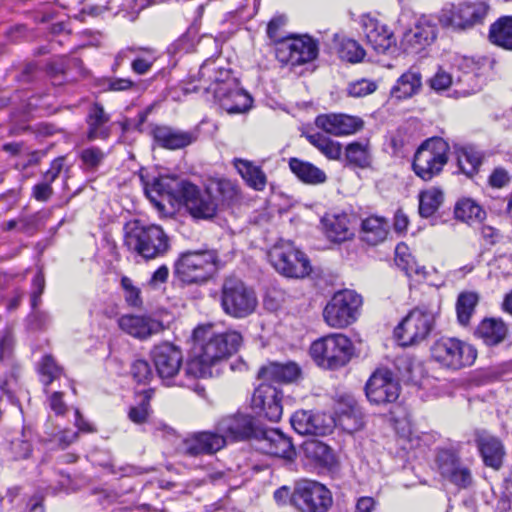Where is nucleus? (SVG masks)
<instances>
[{
    "label": "nucleus",
    "mask_w": 512,
    "mask_h": 512,
    "mask_svg": "<svg viewBox=\"0 0 512 512\" xmlns=\"http://www.w3.org/2000/svg\"><path fill=\"white\" fill-rule=\"evenodd\" d=\"M376 89L377 85L374 81L360 79L350 83L347 91L352 97H364L373 93Z\"/></svg>",
    "instance_id": "4d7b16f0"
},
{
    "label": "nucleus",
    "mask_w": 512,
    "mask_h": 512,
    "mask_svg": "<svg viewBox=\"0 0 512 512\" xmlns=\"http://www.w3.org/2000/svg\"><path fill=\"white\" fill-rule=\"evenodd\" d=\"M194 91L212 93L215 101L229 114L248 111L252 105L251 96L243 90L229 69L216 65L213 60H206L198 71V85Z\"/></svg>",
    "instance_id": "7ed1b4c3"
},
{
    "label": "nucleus",
    "mask_w": 512,
    "mask_h": 512,
    "mask_svg": "<svg viewBox=\"0 0 512 512\" xmlns=\"http://www.w3.org/2000/svg\"><path fill=\"white\" fill-rule=\"evenodd\" d=\"M64 166V158L59 157L52 161L50 168L43 175L44 182H47L50 186L57 179Z\"/></svg>",
    "instance_id": "052dcab7"
},
{
    "label": "nucleus",
    "mask_w": 512,
    "mask_h": 512,
    "mask_svg": "<svg viewBox=\"0 0 512 512\" xmlns=\"http://www.w3.org/2000/svg\"><path fill=\"white\" fill-rule=\"evenodd\" d=\"M345 160L348 165L367 168L371 163V153L368 141L352 142L345 148Z\"/></svg>",
    "instance_id": "79ce46f5"
},
{
    "label": "nucleus",
    "mask_w": 512,
    "mask_h": 512,
    "mask_svg": "<svg viewBox=\"0 0 512 512\" xmlns=\"http://www.w3.org/2000/svg\"><path fill=\"white\" fill-rule=\"evenodd\" d=\"M441 476L460 489H467L473 483L470 469L465 466L459 456L452 450H440L436 458Z\"/></svg>",
    "instance_id": "aec40b11"
},
{
    "label": "nucleus",
    "mask_w": 512,
    "mask_h": 512,
    "mask_svg": "<svg viewBox=\"0 0 512 512\" xmlns=\"http://www.w3.org/2000/svg\"><path fill=\"white\" fill-rule=\"evenodd\" d=\"M322 224L326 236L333 242H344L354 235L350 228V217L345 213L325 215Z\"/></svg>",
    "instance_id": "2f4dec72"
},
{
    "label": "nucleus",
    "mask_w": 512,
    "mask_h": 512,
    "mask_svg": "<svg viewBox=\"0 0 512 512\" xmlns=\"http://www.w3.org/2000/svg\"><path fill=\"white\" fill-rule=\"evenodd\" d=\"M156 373L166 386H185L182 379H178L182 368L183 355L181 350L170 343L157 345L151 351Z\"/></svg>",
    "instance_id": "2eb2a0df"
},
{
    "label": "nucleus",
    "mask_w": 512,
    "mask_h": 512,
    "mask_svg": "<svg viewBox=\"0 0 512 512\" xmlns=\"http://www.w3.org/2000/svg\"><path fill=\"white\" fill-rule=\"evenodd\" d=\"M110 115L99 103H94L87 115V138L89 140L107 139L111 133Z\"/></svg>",
    "instance_id": "7c9ffc66"
},
{
    "label": "nucleus",
    "mask_w": 512,
    "mask_h": 512,
    "mask_svg": "<svg viewBox=\"0 0 512 512\" xmlns=\"http://www.w3.org/2000/svg\"><path fill=\"white\" fill-rule=\"evenodd\" d=\"M477 334L487 345L493 346L504 340L507 328L502 320L485 319L478 326Z\"/></svg>",
    "instance_id": "58836bf2"
},
{
    "label": "nucleus",
    "mask_w": 512,
    "mask_h": 512,
    "mask_svg": "<svg viewBox=\"0 0 512 512\" xmlns=\"http://www.w3.org/2000/svg\"><path fill=\"white\" fill-rule=\"evenodd\" d=\"M308 141L330 160H339L342 154L341 144L320 133L307 136Z\"/></svg>",
    "instance_id": "49530a36"
},
{
    "label": "nucleus",
    "mask_w": 512,
    "mask_h": 512,
    "mask_svg": "<svg viewBox=\"0 0 512 512\" xmlns=\"http://www.w3.org/2000/svg\"><path fill=\"white\" fill-rule=\"evenodd\" d=\"M223 311L234 318H244L254 312L257 298L253 290L240 279L230 277L224 280L221 291Z\"/></svg>",
    "instance_id": "9d476101"
},
{
    "label": "nucleus",
    "mask_w": 512,
    "mask_h": 512,
    "mask_svg": "<svg viewBox=\"0 0 512 512\" xmlns=\"http://www.w3.org/2000/svg\"><path fill=\"white\" fill-rule=\"evenodd\" d=\"M318 44L309 36L289 37L280 41L276 57L283 64L302 65L316 59Z\"/></svg>",
    "instance_id": "f3484780"
},
{
    "label": "nucleus",
    "mask_w": 512,
    "mask_h": 512,
    "mask_svg": "<svg viewBox=\"0 0 512 512\" xmlns=\"http://www.w3.org/2000/svg\"><path fill=\"white\" fill-rule=\"evenodd\" d=\"M219 269L215 250L186 251L175 262V274L184 283L202 284L211 279Z\"/></svg>",
    "instance_id": "39448f33"
},
{
    "label": "nucleus",
    "mask_w": 512,
    "mask_h": 512,
    "mask_svg": "<svg viewBox=\"0 0 512 512\" xmlns=\"http://www.w3.org/2000/svg\"><path fill=\"white\" fill-rule=\"evenodd\" d=\"M168 276H169L168 267L166 265H162L156 271H154V273L152 274V276L148 282V285L151 288L155 289V288L159 287L161 284L165 283L168 279Z\"/></svg>",
    "instance_id": "338daca9"
},
{
    "label": "nucleus",
    "mask_w": 512,
    "mask_h": 512,
    "mask_svg": "<svg viewBox=\"0 0 512 512\" xmlns=\"http://www.w3.org/2000/svg\"><path fill=\"white\" fill-rule=\"evenodd\" d=\"M510 181L508 172L503 168H496L489 177V183L492 187L502 188Z\"/></svg>",
    "instance_id": "0e129e2a"
},
{
    "label": "nucleus",
    "mask_w": 512,
    "mask_h": 512,
    "mask_svg": "<svg viewBox=\"0 0 512 512\" xmlns=\"http://www.w3.org/2000/svg\"><path fill=\"white\" fill-rule=\"evenodd\" d=\"M449 145L442 138L424 141L415 152L412 167L415 174L424 181L438 175L448 161Z\"/></svg>",
    "instance_id": "0eeeda50"
},
{
    "label": "nucleus",
    "mask_w": 512,
    "mask_h": 512,
    "mask_svg": "<svg viewBox=\"0 0 512 512\" xmlns=\"http://www.w3.org/2000/svg\"><path fill=\"white\" fill-rule=\"evenodd\" d=\"M291 171L304 183L317 185L326 181L327 177L324 171L310 162L302 161L298 158H291L289 161Z\"/></svg>",
    "instance_id": "c9c22d12"
},
{
    "label": "nucleus",
    "mask_w": 512,
    "mask_h": 512,
    "mask_svg": "<svg viewBox=\"0 0 512 512\" xmlns=\"http://www.w3.org/2000/svg\"><path fill=\"white\" fill-rule=\"evenodd\" d=\"M339 56L345 61L357 63L363 60L365 50L355 40L346 39L341 42Z\"/></svg>",
    "instance_id": "3c124183"
},
{
    "label": "nucleus",
    "mask_w": 512,
    "mask_h": 512,
    "mask_svg": "<svg viewBox=\"0 0 512 512\" xmlns=\"http://www.w3.org/2000/svg\"><path fill=\"white\" fill-rule=\"evenodd\" d=\"M131 375L138 383L146 384L153 378V371L146 360L137 359L131 365Z\"/></svg>",
    "instance_id": "5fc2aeb1"
},
{
    "label": "nucleus",
    "mask_w": 512,
    "mask_h": 512,
    "mask_svg": "<svg viewBox=\"0 0 512 512\" xmlns=\"http://www.w3.org/2000/svg\"><path fill=\"white\" fill-rule=\"evenodd\" d=\"M127 53L136 55L131 63L133 72L143 75L150 71L155 61V56L151 48H128L123 50L116 57V65H120V61L127 56Z\"/></svg>",
    "instance_id": "4c0bfd02"
},
{
    "label": "nucleus",
    "mask_w": 512,
    "mask_h": 512,
    "mask_svg": "<svg viewBox=\"0 0 512 512\" xmlns=\"http://www.w3.org/2000/svg\"><path fill=\"white\" fill-rule=\"evenodd\" d=\"M422 85L419 71L411 68L403 73L391 89V95L397 99H405L416 94Z\"/></svg>",
    "instance_id": "f704fd0d"
},
{
    "label": "nucleus",
    "mask_w": 512,
    "mask_h": 512,
    "mask_svg": "<svg viewBox=\"0 0 512 512\" xmlns=\"http://www.w3.org/2000/svg\"><path fill=\"white\" fill-rule=\"evenodd\" d=\"M367 43L377 52L385 53L396 45L394 34L389 28L371 16H363L361 20Z\"/></svg>",
    "instance_id": "393cba45"
},
{
    "label": "nucleus",
    "mask_w": 512,
    "mask_h": 512,
    "mask_svg": "<svg viewBox=\"0 0 512 512\" xmlns=\"http://www.w3.org/2000/svg\"><path fill=\"white\" fill-rule=\"evenodd\" d=\"M38 371L41 381L47 386L61 375L62 368L51 355H45L39 363Z\"/></svg>",
    "instance_id": "8fccbe9b"
},
{
    "label": "nucleus",
    "mask_w": 512,
    "mask_h": 512,
    "mask_svg": "<svg viewBox=\"0 0 512 512\" xmlns=\"http://www.w3.org/2000/svg\"><path fill=\"white\" fill-rule=\"evenodd\" d=\"M353 352L351 340L343 334H331L314 341L310 355L321 367L336 369L346 365Z\"/></svg>",
    "instance_id": "423d86ee"
},
{
    "label": "nucleus",
    "mask_w": 512,
    "mask_h": 512,
    "mask_svg": "<svg viewBox=\"0 0 512 512\" xmlns=\"http://www.w3.org/2000/svg\"><path fill=\"white\" fill-rule=\"evenodd\" d=\"M400 384L387 368L376 369L365 385V394L373 405H387L395 402L400 395Z\"/></svg>",
    "instance_id": "dca6fc26"
},
{
    "label": "nucleus",
    "mask_w": 512,
    "mask_h": 512,
    "mask_svg": "<svg viewBox=\"0 0 512 512\" xmlns=\"http://www.w3.org/2000/svg\"><path fill=\"white\" fill-rule=\"evenodd\" d=\"M193 337V354L184 368L190 378L212 377L216 367L236 353L243 341L239 332H219L212 325L197 327Z\"/></svg>",
    "instance_id": "f257e3e1"
},
{
    "label": "nucleus",
    "mask_w": 512,
    "mask_h": 512,
    "mask_svg": "<svg viewBox=\"0 0 512 512\" xmlns=\"http://www.w3.org/2000/svg\"><path fill=\"white\" fill-rule=\"evenodd\" d=\"M124 243L131 253L144 260L163 257L171 248L169 236L160 225L140 220L125 225Z\"/></svg>",
    "instance_id": "20e7f679"
},
{
    "label": "nucleus",
    "mask_w": 512,
    "mask_h": 512,
    "mask_svg": "<svg viewBox=\"0 0 512 512\" xmlns=\"http://www.w3.org/2000/svg\"><path fill=\"white\" fill-rule=\"evenodd\" d=\"M118 322L121 330L141 340L158 333L163 328L159 321L144 316L123 315Z\"/></svg>",
    "instance_id": "bb28decb"
},
{
    "label": "nucleus",
    "mask_w": 512,
    "mask_h": 512,
    "mask_svg": "<svg viewBox=\"0 0 512 512\" xmlns=\"http://www.w3.org/2000/svg\"><path fill=\"white\" fill-rule=\"evenodd\" d=\"M256 448L268 455L292 460L295 448L291 439L278 429H266L256 437Z\"/></svg>",
    "instance_id": "5701e85b"
},
{
    "label": "nucleus",
    "mask_w": 512,
    "mask_h": 512,
    "mask_svg": "<svg viewBox=\"0 0 512 512\" xmlns=\"http://www.w3.org/2000/svg\"><path fill=\"white\" fill-rule=\"evenodd\" d=\"M444 201L443 191L437 187H430L419 194V213L422 217L432 216Z\"/></svg>",
    "instance_id": "c03bdc74"
},
{
    "label": "nucleus",
    "mask_w": 512,
    "mask_h": 512,
    "mask_svg": "<svg viewBox=\"0 0 512 512\" xmlns=\"http://www.w3.org/2000/svg\"><path fill=\"white\" fill-rule=\"evenodd\" d=\"M225 447L222 435L217 431H200L189 434L179 446V451L187 456L213 455Z\"/></svg>",
    "instance_id": "412c9836"
},
{
    "label": "nucleus",
    "mask_w": 512,
    "mask_h": 512,
    "mask_svg": "<svg viewBox=\"0 0 512 512\" xmlns=\"http://www.w3.org/2000/svg\"><path fill=\"white\" fill-rule=\"evenodd\" d=\"M457 164L466 175H473L481 164V156L472 147H459L455 150Z\"/></svg>",
    "instance_id": "a18cd8bd"
},
{
    "label": "nucleus",
    "mask_w": 512,
    "mask_h": 512,
    "mask_svg": "<svg viewBox=\"0 0 512 512\" xmlns=\"http://www.w3.org/2000/svg\"><path fill=\"white\" fill-rule=\"evenodd\" d=\"M293 505L302 512H327L332 506V494L323 484L312 480L296 483L291 496Z\"/></svg>",
    "instance_id": "f8f14e48"
},
{
    "label": "nucleus",
    "mask_w": 512,
    "mask_h": 512,
    "mask_svg": "<svg viewBox=\"0 0 512 512\" xmlns=\"http://www.w3.org/2000/svg\"><path fill=\"white\" fill-rule=\"evenodd\" d=\"M491 42L507 50H512V16H505L490 27Z\"/></svg>",
    "instance_id": "ea45409f"
},
{
    "label": "nucleus",
    "mask_w": 512,
    "mask_h": 512,
    "mask_svg": "<svg viewBox=\"0 0 512 512\" xmlns=\"http://www.w3.org/2000/svg\"><path fill=\"white\" fill-rule=\"evenodd\" d=\"M142 395L143 399L141 400L140 404L131 407L128 412L129 419L136 424H142L147 420L150 410L149 402L152 398L153 390H144Z\"/></svg>",
    "instance_id": "603ef678"
},
{
    "label": "nucleus",
    "mask_w": 512,
    "mask_h": 512,
    "mask_svg": "<svg viewBox=\"0 0 512 512\" xmlns=\"http://www.w3.org/2000/svg\"><path fill=\"white\" fill-rule=\"evenodd\" d=\"M437 36V26L428 16L415 19L413 26L403 32L401 45L405 52L418 54L431 45Z\"/></svg>",
    "instance_id": "6ab92c4d"
},
{
    "label": "nucleus",
    "mask_w": 512,
    "mask_h": 512,
    "mask_svg": "<svg viewBox=\"0 0 512 512\" xmlns=\"http://www.w3.org/2000/svg\"><path fill=\"white\" fill-rule=\"evenodd\" d=\"M218 435H222L225 441H244L255 433L253 419L245 413L228 414L221 417L216 423Z\"/></svg>",
    "instance_id": "4be33fe9"
},
{
    "label": "nucleus",
    "mask_w": 512,
    "mask_h": 512,
    "mask_svg": "<svg viewBox=\"0 0 512 512\" xmlns=\"http://www.w3.org/2000/svg\"><path fill=\"white\" fill-rule=\"evenodd\" d=\"M395 253L396 265L402 269L407 276H418L421 278H426L428 274L426 267L417 263L414 257L407 253V247L405 245H397Z\"/></svg>",
    "instance_id": "37998d69"
},
{
    "label": "nucleus",
    "mask_w": 512,
    "mask_h": 512,
    "mask_svg": "<svg viewBox=\"0 0 512 512\" xmlns=\"http://www.w3.org/2000/svg\"><path fill=\"white\" fill-rule=\"evenodd\" d=\"M272 266L289 278H304L311 272L310 261L291 241L281 240L268 253Z\"/></svg>",
    "instance_id": "6e6552de"
},
{
    "label": "nucleus",
    "mask_w": 512,
    "mask_h": 512,
    "mask_svg": "<svg viewBox=\"0 0 512 512\" xmlns=\"http://www.w3.org/2000/svg\"><path fill=\"white\" fill-rule=\"evenodd\" d=\"M293 429L300 435H325L331 430V419L324 414L307 410L296 411L291 419Z\"/></svg>",
    "instance_id": "a878e982"
},
{
    "label": "nucleus",
    "mask_w": 512,
    "mask_h": 512,
    "mask_svg": "<svg viewBox=\"0 0 512 512\" xmlns=\"http://www.w3.org/2000/svg\"><path fill=\"white\" fill-rule=\"evenodd\" d=\"M434 312L427 308L413 309L395 329V336L402 346L416 345L430 334Z\"/></svg>",
    "instance_id": "ddd939ff"
},
{
    "label": "nucleus",
    "mask_w": 512,
    "mask_h": 512,
    "mask_svg": "<svg viewBox=\"0 0 512 512\" xmlns=\"http://www.w3.org/2000/svg\"><path fill=\"white\" fill-rule=\"evenodd\" d=\"M13 336L9 330H7L0 340V360L8 358L13 349Z\"/></svg>",
    "instance_id": "774afa93"
},
{
    "label": "nucleus",
    "mask_w": 512,
    "mask_h": 512,
    "mask_svg": "<svg viewBox=\"0 0 512 512\" xmlns=\"http://www.w3.org/2000/svg\"><path fill=\"white\" fill-rule=\"evenodd\" d=\"M300 373L299 366L294 362H273L260 369L259 377L268 383H289L298 379Z\"/></svg>",
    "instance_id": "c756f323"
},
{
    "label": "nucleus",
    "mask_w": 512,
    "mask_h": 512,
    "mask_svg": "<svg viewBox=\"0 0 512 512\" xmlns=\"http://www.w3.org/2000/svg\"><path fill=\"white\" fill-rule=\"evenodd\" d=\"M232 163L250 188L256 191H263L265 189L267 176L260 166L256 165L252 161L242 158H235Z\"/></svg>",
    "instance_id": "473e14b6"
},
{
    "label": "nucleus",
    "mask_w": 512,
    "mask_h": 512,
    "mask_svg": "<svg viewBox=\"0 0 512 512\" xmlns=\"http://www.w3.org/2000/svg\"><path fill=\"white\" fill-rule=\"evenodd\" d=\"M431 355L441 365L460 369L472 365L477 357L476 350L468 343L455 338H441L431 347Z\"/></svg>",
    "instance_id": "9b49d317"
},
{
    "label": "nucleus",
    "mask_w": 512,
    "mask_h": 512,
    "mask_svg": "<svg viewBox=\"0 0 512 512\" xmlns=\"http://www.w3.org/2000/svg\"><path fill=\"white\" fill-rule=\"evenodd\" d=\"M455 217L469 225L480 224L486 218L485 210L473 199L462 198L454 208Z\"/></svg>",
    "instance_id": "e433bc0d"
},
{
    "label": "nucleus",
    "mask_w": 512,
    "mask_h": 512,
    "mask_svg": "<svg viewBox=\"0 0 512 512\" xmlns=\"http://www.w3.org/2000/svg\"><path fill=\"white\" fill-rule=\"evenodd\" d=\"M286 17L283 15H278L273 17L268 25H267V35L268 37L277 43V45L280 43V41L287 39L284 37L283 34V27L286 25Z\"/></svg>",
    "instance_id": "13d9d810"
},
{
    "label": "nucleus",
    "mask_w": 512,
    "mask_h": 512,
    "mask_svg": "<svg viewBox=\"0 0 512 512\" xmlns=\"http://www.w3.org/2000/svg\"><path fill=\"white\" fill-rule=\"evenodd\" d=\"M251 407L255 413L269 421L280 420L283 413L281 390L277 386L263 381L254 390Z\"/></svg>",
    "instance_id": "a211bd4d"
},
{
    "label": "nucleus",
    "mask_w": 512,
    "mask_h": 512,
    "mask_svg": "<svg viewBox=\"0 0 512 512\" xmlns=\"http://www.w3.org/2000/svg\"><path fill=\"white\" fill-rule=\"evenodd\" d=\"M155 141L163 148L176 150L184 148L196 141L194 132L182 131L168 126H159L153 130Z\"/></svg>",
    "instance_id": "cd10ccee"
},
{
    "label": "nucleus",
    "mask_w": 512,
    "mask_h": 512,
    "mask_svg": "<svg viewBox=\"0 0 512 512\" xmlns=\"http://www.w3.org/2000/svg\"><path fill=\"white\" fill-rule=\"evenodd\" d=\"M10 449L15 459H25L31 453L30 433L23 431L21 437L11 441Z\"/></svg>",
    "instance_id": "864d4df0"
},
{
    "label": "nucleus",
    "mask_w": 512,
    "mask_h": 512,
    "mask_svg": "<svg viewBox=\"0 0 512 512\" xmlns=\"http://www.w3.org/2000/svg\"><path fill=\"white\" fill-rule=\"evenodd\" d=\"M453 83L454 82L452 76L443 70H439L430 80L431 88H433L436 91L445 90L448 87H450Z\"/></svg>",
    "instance_id": "bf43d9fd"
},
{
    "label": "nucleus",
    "mask_w": 512,
    "mask_h": 512,
    "mask_svg": "<svg viewBox=\"0 0 512 512\" xmlns=\"http://www.w3.org/2000/svg\"><path fill=\"white\" fill-rule=\"evenodd\" d=\"M489 12L486 2L446 4L440 14V22L454 29H467L482 24Z\"/></svg>",
    "instance_id": "4468645a"
},
{
    "label": "nucleus",
    "mask_w": 512,
    "mask_h": 512,
    "mask_svg": "<svg viewBox=\"0 0 512 512\" xmlns=\"http://www.w3.org/2000/svg\"><path fill=\"white\" fill-rule=\"evenodd\" d=\"M23 506V499L19 495L18 489H10L0 498V510L2 512L18 511Z\"/></svg>",
    "instance_id": "6e6d98bb"
},
{
    "label": "nucleus",
    "mask_w": 512,
    "mask_h": 512,
    "mask_svg": "<svg viewBox=\"0 0 512 512\" xmlns=\"http://www.w3.org/2000/svg\"><path fill=\"white\" fill-rule=\"evenodd\" d=\"M145 194L150 202L164 211L166 204L173 206L183 200L190 214L195 218L208 219L216 214L217 202L209 188L201 191L197 186L176 177L160 176L146 183Z\"/></svg>",
    "instance_id": "f03ea898"
},
{
    "label": "nucleus",
    "mask_w": 512,
    "mask_h": 512,
    "mask_svg": "<svg viewBox=\"0 0 512 512\" xmlns=\"http://www.w3.org/2000/svg\"><path fill=\"white\" fill-rule=\"evenodd\" d=\"M53 190L52 187L44 181L36 184L33 187L32 195L33 197L41 202L47 201L52 196Z\"/></svg>",
    "instance_id": "69168bd1"
},
{
    "label": "nucleus",
    "mask_w": 512,
    "mask_h": 512,
    "mask_svg": "<svg viewBox=\"0 0 512 512\" xmlns=\"http://www.w3.org/2000/svg\"><path fill=\"white\" fill-rule=\"evenodd\" d=\"M361 305L362 298L356 292L348 289L338 291L324 308V320L331 328H346L357 320Z\"/></svg>",
    "instance_id": "1a4fd4ad"
},
{
    "label": "nucleus",
    "mask_w": 512,
    "mask_h": 512,
    "mask_svg": "<svg viewBox=\"0 0 512 512\" xmlns=\"http://www.w3.org/2000/svg\"><path fill=\"white\" fill-rule=\"evenodd\" d=\"M476 443L485 465L498 469L502 465L505 455L501 441L486 432H478Z\"/></svg>",
    "instance_id": "c85d7f7f"
},
{
    "label": "nucleus",
    "mask_w": 512,
    "mask_h": 512,
    "mask_svg": "<svg viewBox=\"0 0 512 512\" xmlns=\"http://www.w3.org/2000/svg\"><path fill=\"white\" fill-rule=\"evenodd\" d=\"M106 157V153L98 147L84 148L79 153L81 167L85 171H96Z\"/></svg>",
    "instance_id": "09e8293b"
},
{
    "label": "nucleus",
    "mask_w": 512,
    "mask_h": 512,
    "mask_svg": "<svg viewBox=\"0 0 512 512\" xmlns=\"http://www.w3.org/2000/svg\"><path fill=\"white\" fill-rule=\"evenodd\" d=\"M134 87V82L128 78H110L107 80L108 91H127Z\"/></svg>",
    "instance_id": "e2e57ef3"
},
{
    "label": "nucleus",
    "mask_w": 512,
    "mask_h": 512,
    "mask_svg": "<svg viewBox=\"0 0 512 512\" xmlns=\"http://www.w3.org/2000/svg\"><path fill=\"white\" fill-rule=\"evenodd\" d=\"M389 228V222L384 217L369 216L362 220L361 238L369 245H378L386 240Z\"/></svg>",
    "instance_id": "72a5a7b5"
},
{
    "label": "nucleus",
    "mask_w": 512,
    "mask_h": 512,
    "mask_svg": "<svg viewBox=\"0 0 512 512\" xmlns=\"http://www.w3.org/2000/svg\"><path fill=\"white\" fill-rule=\"evenodd\" d=\"M478 303V295L474 292H464L458 297L456 310L459 322L462 325L469 323L470 317Z\"/></svg>",
    "instance_id": "de8ad7c7"
},
{
    "label": "nucleus",
    "mask_w": 512,
    "mask_h": 512,
    "mask_svg": "<svg viewBox=\"0 0 512 512\" xmlns=\"http://www.w3.org/2000/svg\"><path fill=\"white\" fill-rule=\"evenodd\" d=\"M305 456L321 466H329L334 461V455L330 447L323 442L311 439L303 443Z\"/></svg>",
    "instance_id": "a19ab883"
},
{
    "label": "nucleus",
    "mask_w": 512,
    "mask_h": 512,
    "mask_svg": "<svg viewBox=\"0 0 512 512\" xmlns=\"http://www.w3.org/2000/svg\"><path fill=\"white\" fill-rule=\"evenodd\" d=\"M363 120L348 114H322L316 117L315 125L328 134L345 136L358 132L363 127Z\"/></svg>",
    "instance_id": "b1692460"
},
{
    "label": "nucleus",
    "mask_w": 512,
    "mask_h": 512,
    "mask_svg": "<svg viewBox=\"0 0 512 512\" xmlns=\"http://www.w3.org/2000/svg\"><path fill=\"white\" fill-rule=\"evenodd\" d=\"M64 166V158L59 157L52 161L50 168L43 175L44 182H47L50 186L57 179Z\"/></svg>",
    "instance_id": "680f3d73"
}]
</instances>
